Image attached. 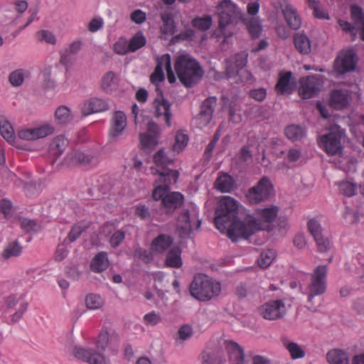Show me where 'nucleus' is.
Listing matches in <instances>:
<instances>
[{
	"label": "nucleus",
	"mask_w": 364,
	"mask_h": 364,
	"mask_svg": "<svg viewBox=\"0 0 364 364\" xmlns=\"http://www.w3.org/2000/svg\"><path fill=\"white\" fill-rule=\"evenodd\" d=\"M178 172L176 170H165L160 173V177L154 182L152 198L161 200V208L166 214L173 213L183 203V196L176 191H170L171 186L176 183Z\"/></svg>",
	"instance_id": "f257e3e1"
},
{
	"label": "nucleus",
	"mask_w": 364,
	"mask_h": 364,
	"mask_svg": "<svg viewBox=\"0 0 364 364\" xmlns=\"http://www.w3.org/2000/svg\"><path fill=\"white\" fill-rule=\"evenodd\" d=\"M278 213L279 207L277 205L258 208L255 211V217L249 215L245 218V222L235 223L232 231L245 239L260 230L270 231L273 228L272 223L277 218Z\"/></svg>",
	"instance_id": "f03ea898"
},
{
	"label": "nucleus",
	"mask_w": 364,
	"mask_h": 364,
	"mask_svg": "<svg viewBox=\"0 0 364 364\" xmlns=\"http://www.w3.org/2000/svg\"><path fill=\"white\" fill-rule=\"evenodd\" d=\"M238 208L237 200L227 196H223L218 202L215 212L214 221L216 228L222 232H226L233 242H236L238 237H241L239 234L232 231L234 224L237 222H245V220H237Z\"/></svg>",
	"instance_id": "7ed1b4c3"
},
{
	"label": "nucleus",
	"mask_w": 364,
	"mask_h": 364,
	"mask_svg": "<svg viewBox=\"0 0 364 364\" xmlns=\"http://www.w3.org/2000/svg\"><path fill=\"white\" fill-rule=\"evenodd\" d=\"M327 265H318L309 274V281L303 294L307 296L306 307L312 312L318 311L322 301L319 296L325 294L327 289Z\"/></svg>",
	"instance_id": "20e7f679"
},
{
	"label": "nucleus",
	"mask_w": 364,
	"mask_h": 364,
	"mask_svg": "<svg viewBox=\"0 0 364 364\" xmlns=\"http://www.w3.org/2000/svg\"><path fill=\"white\" fill-rule=\"evenodd\" d=\"M174 70L186 87L198 83L203 75V70L199 63L188 53L180 54L174 60Z\"/></svg>",
	"instance_id": "39448f33"
},
{
	"label": "nucleus",
	"mask_w": 364,
	"mask_h": 364,
	"mask_svg": "<svg viewBox=\"0 0 364 364\" xmlns=\"http://www.w3.org/2000/svg\"><path fill=\"white\" fill-rule=\"evenodd\" d=\"M220 291V284L203 274L196 275L190 285L191 296L200 301H208Z\"/></svg>",
	"instance_id": "423d86ee"
},
{
	"label": "nucleus",
	"mask_w": 364,
	"mask_h": 364,
	"mask_svg": "<svg viewBox=\"0 0 364 364\" xmlns=\"http://www.w3.org/2000/svg\"><path fill=\"white\" fill-rule=\"evenodd\" d=\"M219 16V29L226 36L225 28L228 26L236 24L242 18V12L231 0H223L217 6Z\"/></svg>",
	"instance_id": "0eeeda50"
},
{
	"label": "nucleus",
	"mask_w": 364,
	"mask_h": 364,
	"mask_svg": "<svg viewBox=\"0 0 364 364\" xmlns=\"http://www.w3.org/2000/svg\"><path fill=\"white\" fill-rule=\"evenodd\" d=\"M345 131L337 124L329 127V133L321 136L319 144L329 155H335L341 151V138Z\"/></svg>",
	"instance_id": "6e6552de"
},
{
	"label": "nucleus",
	"mask_w": 364,
	"mask_h": 364,
	"mask_svg": "<svg viewBox=\"0 0 364 364\" xmlns=\"http://www.w3.org/2000/svg\"><path fill=\"white\" fill-rule=\"evenodd\" d=\"M273 191L274 186L269 178L263 176L255 186L248 190L246 199L250 204H257L267 200L272 194Z\"/></svg>",
	"instance_id": "1a4fd4ad"
},
{
	"label": "nucleus",
	"mask_w": 364,
	"mask_h": 364,
	"mask_svg": "<svg viewBox=\"0 0 364 364\" xmlns=\"http://www.w3.org/2000/svg\"><path fill=\"white\" fill-rule=\"evenodd\" d=\"M156 66L154 73L150 76V80L152 83L158 85L165 79L163 67L165 68L168 81L170 83L176 82V78L171 68V58L168 53L164 54L156 58Z\"/></svg>",
	"instance_id": "9d476101"
},
{
	"label": "nucleus",
	"mask_w": 364,
	"mask_h": 364,
	"mask_svg": "<svg viewBox=\"0 0 364 364\" xmlns=\"http://www.w3.org/2000/svg\"><path fill=\"white\" fill-rule=\"evenodd\" d=\"M73 354L77 359L89 364H111L109 360L106 358L102 353L97 352L92 348L75 346L73 348Z\"/></svg>",
	"instance_id": "9b49d317"
},
{
	"label": "nucleus",
	"mask_w": 364,
	"mask_h": 364,
	"mask_svg": "<svg viewBox=\"0 0 364 364\" xmlns=\"http://www.w3.org/2000/svg\"><path fill=\"white\" fill-rule=\"evenodd\" d=\"M259 313L267 320H277L286 314V307L282 300H273L264 303L259 308Z\"/></svg>",
	"instance_id": "f8f14e48"
},
{
	"label": "nucleus",
	"mask_w": 364,
	"mask_h": 364,
	"mask_svg": "<svg viewBox=\"0 0 364 364\" xmlns=\"http://www.w3.org/2000/svg\"><path fill=\"white\" fill-rule=\"evenodd\" d=\"M178 228L182 230L183 234H187L192 230L200 226L198 211L193 208L191 210L183 211L178 219Z\"/></svg>",
	"instance_id": "ddd939ff"
},
{
	"label": "nucleus",
	"mask_w": 364,
	"mask_h": 364,
	"mask_svg": "<svg viewBox=\"0 0 364 364\" xmlns=\"http://www.w3.org/2000/svg\"><path fill=\"white\" fill-rule=\"evenodd\" d=\"M299 95L304 99H309L317 95L321 90L323 82L319 77L309 76L300 80Z\"/></svg>",
	"instance_id": "4468645a"
},
{
	"label": "nucleus",
	"mask_w": 364,
	"mask_h": 364,
	"mask_svg": "<svg viewBox=\"0 0 364 364\" xmlns=\"http://www.w3.org/2000/svg\"><path fill=\"white\" fill-rule=\"evenodd\" d=\"M356 65V55L353 50L341 51L334 64L335 70L340 74L352 71Z\"/></svg>",
	"instance_id": "2eb2a0df"
},
{
	"label": "nucleus",
	"mask_w": 364,
	"mask_h": 364,
	"mask_svg": "<svg viewBox=\"0 0 364 364\" xmlns=\"http://www.w3.org/2000/svg\"><path fill=\"white\" fill-rule=\"evenodd\" d=\"M97 163L96 157L80 151H72L68 153L64 159V164L68 166L94 165Z\"/></svg>",
	"instance_id": "dca6fc26"
},
{
	"label": "nucleus",
	"mask_w": 364,
	"mask_h": 364,
	"mask_svg": "<svg viewBox=\"0 0 364 364\" xmlns=\"http://www.w3.org/2000/svg\"><path fill=\"white\" fill-rule=\"evenodd\" d=\"M127 127V116L122 111H116L110 120L109 137L112 141H117Z\"/></svg>",
	"instance_id": "f3484780"
},
{
	"label": "nucleus",
	"mask_w": 364,
	"mask_h": 364,
	"mask_svg": "<svg viewBox=\"0 0 364 364\" xmlns=\"http://www.w3.org/2000/svg\"><path fill=\"white\" fill-rule=\"evenodd\" d=\"M278 2L288 25L294 30L299 29L301 25V20L296 9L289 0H278Z\"/></svg>",
	"instance_id": "a211bd4d"
},
{
	"label": "nucleus",
	"mask_w": 364,
	"mask_h": 364,
	"mask_svg": "<svg viewBox=\"0 0 364 364\" xmlns=\"http://www.w3.org/2000/svg\"><path fill=\"white\" fill-rule=\"evenodd\" d=\"M107 102L98 97H92L85 101L80 105V110L84 116L93 113L105 112L108 109Z\"/></svg>",
	"instance_id": "6ab92c4d"
},
{
	"label": "nucleus",
	"mask_w": 364,
	"mask_h": 364,
	"mask_svg": "<svg viewBox=\"0 0 364 364\" xmlns=\"http://www.w3.org/2000/svg\"><path fill=\"white\" fill-rule=\"evenodd\" d=\"M153 105L155 116L158 118L161 117L165 121L166 125L168 127H171V119L172 117L171 104L161 95L154 100Z\"/></svg>",
	"instance_id": "aec40b11"
},
{
	"label": "nucleus",
	"mask_w": 364,
	"mask_h": 364,
	"mask_svg": "<svg viewBox=\"0 0 364 364\" xmlns=\"http://www.w3.org/2000/svg\"><path fill=\"white\" fill-rule=\"evenodd\" d=\"M226 75L229 79L235 77L236 73L244 69L247 63V55L245 53H237L226 62Z\"/></svg>",
	"instance_id": "412c9836"
},
{
	"label": "nucleus",
	"mask_w": 364,
	"mask_h": 364,
	"mask_svg": "<svg viewBox=\"0 0 364 364\" xmlns=\"http://www.w3.org/2000/svg\"><path fill=\"white\" fill-rule=\"evenodd\" d=\"M275 88L279 94H291L296 88V81L292 78L291 73L287 72L284 74H280Z\"/></svg>",
	"instance_id": "4be33fe9"
},
{
	"label": "nucleus",
	"mask_w": 364,
	"mask_h": 364,
	"mask_svg": "<svg viewBox=\"0 0 364 364\" xmlns=\"http://www.w3.org/2000/svg\"><path fill=\"white\" fill-rule=\"evenodd\" d=\"M351 99L348 90H336L331 94L330 105L336 109H341L346 107Z\"/></svg>",
	"instance_id": "5701e85b"
},
{
	"label": "nucleus",
	"mask_w": 364,
	"mask_h": 364,
	"mask_svg": "<svg viewBox=\"0 0 364 364\" xmlns=\"http://www.w3.org/2000/svg\"><path fill=\"white\" fill-rule=\"evenodd\" d=\"M214 187L221 193H230L236 186L234 178L228 173L220 172L214 183Z\"/></svg>",
	"instance_id": "b1692460"
},
{
	"label": "nucleus",
	"mask_w": 364,
	"mask_h": 364,
	"mask_svg": "<svg viewBox=\"0 0 364 364\" xmlns=\"http://www.w3.org/2000/svg\"><path fill=\"white\" fill-rule=\"evenodd\" d=\"M281 342L282 346L288 350L292 359L296 360L305 357L306 351L304 346L291 341L287 337H282Z\"/></svg>",
	"instance_id": "393cba45"
},
{
	"label": "nucleus",
	"mask_w": 364,
	"mask_h": 364,
	"mask_svg": "<svg viewBox=\"0 0 364 364\" xmlns=\"http://www.w3.org/2000/svg\"><path fill=\"white\" fill-rule=\"evenodd\" d=\"M223 344L225 350L229 354L230 360H234L235 363L243 364L245 358V352L243 348L238 343L232 341H225Z\"/></svg>",
	"instance_id": "a878e982"
},
{
	"label": "nucleus",
	"mask_w": 364,
	"mask_h": 364,
	"mask_svg": "<svg viewBox=\"0 0 364 364\" xmlns=\"http://www.w3.org/2000/svg\"><path fill=\"white\" fill-rule=\"evenodd\" d=\"M154 162L156 165L160 167L159 169L157 168H151L153 173H159V178L160 177V173L163 171L170 170L167 168L166 166L168 164H171L173 162V159L167 156L166 153L164 149L159 150L155 154L154 157Z\"/></svg>",
	"instance_id": "bb28decb"
},
{
	"label": "nucleus",
	"mask_w": 364,
	"mask_h": 364,
	"mask_svg": "<svg viewBox=\"0 0 364 364\" xmlns=\"http://www.w3.org/2000/svg\"><path fill=\"white\" fill-rule=\"evenodd\" d=\"M165 264L171 268H180L183 265L180 247H173L168 251L165 258Z\"/></svg>",
	"instance_id": "cd10ccee"
},
{
	"label": "nucleus",
	"mask_w": 364,
	"mask_h": 364,
	"mask_svg": "<svg viewBox=\"0 0 364 364\" xmlns=\"http://www.w3.org/2000/svg\"><path fill=\"white\" fill-rule=\"evenodd\" d=\"M112 344V350L117 353L119 348V340L117 338H109L107 332L100 333L96 343L98 350L105 351L109 345Z\"/></svg>",
	"instance_id": "c85d7f7f"
},
{
	"label": "nucleus",
	"mask_w": 364,
	"mask_h": 364,
	"mask_svg": "<svg viewBox=\"0 0 364 364\" xmlns=\"http://www.w3.org/2000/svg\"><path fill=\"white\" fill-rule=\"evenodd\" d=\"M109 264L107 254L105 252H100L92 258L90 269L94 272L100 273L107 269Z\"/></svg>",
	"instance_id": "c756f323"
},
{
	"label": "nucleus",
	"mask_w": 364,
	"mask_h": 364,
	"mask_svg": "<svg viewBox=\"0 0 364 364\" xmlns=\"http://www.w3.org/2000/svg\"><path fill=\"white\" fill-rule=\"evenodd\" d=\"M68 141L63 135L55 136L50 144V154L55 158H58L67 147Z\"/></svg>",
	"instance_id": "7c9ffc66"
},
{
	"label": "nucleus",
	"mask_w": 364,
	"mask_h": 364,
	"mask_svg": "<svg viewBox=\"0 0 364 364\" xmlns=\"http://www.w3.org/2000/svg\"><path fill=\"white\" fill-rule=\"evenodd\" d=\"M294 43L298 52L303 55L311 53V45L307 36L301 33H297L294 36Z\"/></svg>",
	"instance_id": "2f4dec72"
},
{
	"label": "nucleus",
	"mask_w": 364,
	"mask_h": 364,
	"mask_svg": "<svg viewBox=\"0 0 364 364\" xmlns=\"http://www.w3.org/2000/svg\"><path fill=\"white\" fill-rule=\"evenodd\" d=\"M173 243V239L169 235L161 234L151 242V248L154 252L161 253L166 250Z\"/></svg>",
	"instance_id": "473e14b6"
},
{
	"label": "nucleus",
	"mask_w": 364,
	"mask_h": 364,
	"mask_svg": "<svg viewBox=\"0 0 364 364\" xmlns=\"http://www.w3.org/2000/svg\"><path fill=\"white\" fill-rule=\"evenodd\" d=\"M161 18L163 23L160 27L161 33L165 36V38L173 36L176 32V26L172 14L170 13L161 14Z\"/></svg>",
	"instance_id": "72a5a7b5"
},
{
	"label": "nucleus",
	"mask_w": 364,
	"mask_h": 364,
	"mask_svg": "<svg viewBox=\"0 0 364 364\" xmlns=\"http://www.w3.org/2000/svg\"><path fill=\"white\" fill-rule=\"evenodd\" d=\"M326 360L330 364H349L347 353L340 349H332L326 353Z\"/></svg>",
	"instance_id": "f704fd0d"
},
{
	"label": "nucleus",
	"mask_w": 364,
	"mask_h": 364,
	"mask_svg": "<svg viewBox=\"0 0 364 364\" xmlns=\"http://www.w3.org/2000/svg\"><path fill=\"white\" fill-rule=\"evenodd\" d=\"M0 133L7 141H13L15 135L11 123L4 117H0Z\"/></svg>",
	"instance_id": "c9c22d12"
},
{
	"label": "nucleus",
	"mask_w": 364,
	"mask_h": 364,
	"mask_svg": "<svg viewBox=\"0 0 364 364\" xmlns=\"http://www.w3.org/2000/svg\"><path fill=\"white\" fill-rule=\"evenodd\" d=\"M22 252V246L16 241L9 243L2 252V257L9 259L18 257Z\"/></svg>",
	"instance_id": "e433bc0d"
},
{
	"label": "nucleus",
	"mask_w": 364,
	"mask_h": 364,
	"mask_svg": "<svg viewBox=\"0 0 364 364\" xmlns=\"http://www.w3.org/2000/svg\"><path fill=\"white\" fill-rule=\"evenodd\" d=\"M85 304L90 310H97L102 308L105 300L100 294L91 293L86 296Z\"/></svg>",
	"instance_id": "4c0bfd02"
},
{
	"label": "nucleus",
	"mask_w": 364,
	"mask_h": 364,
	"mask_svg": "<svg viewBox=\"0 0 364 364\" xmlns=\"http://www.w3.org/2000/svg\"><path fill=\"white\" fill-rule=\"evenodd\" d=\"M130 52L133 53L144 47L146 39L141 31L136 32L128 41Z\"/></svg>",
	"instance_id": "58836bf2"
},
{
	"label": "nucleus",
	"mask_w": 364,
	"mask_h": 364,
	"mask_svg": "<svg viewBox=\"0 0 364 364\" xmlns=\"http://www.w3.org/2000/svg\"><path fill=\"white\" fill-rule=\"evenodd\" d=\"M117 85V78L114 73L109 71L102 78V87L107 92L112 91Z\"/></svg>",
	"instance_id": "ea45409f"
},
{
	"label": "nucleus",
	"mask_w": 364,
	"mask_h": 364,
	"mask_svg": "<svg viewBox=\"0 0 364 364\" xmlns=\"http://www.w3.org/2000/svg\"><path fill=\"white\" fill-rule=\"evenodd\" d=\"M36 40L40 43H46L52 46H55L57 43V38L53 32L42 29L37 31L35 34Z\"/></svg>",
	"instance_id": "a19ab883"
},
{
	"label": "nucleus",
	"mask_w": 364,
	"mask_h": 364,
	"mask_svg": "<svg viewBox=\"0 0 364 364\" xmlns=\"http://www.w3.org/2000/svg\"><path fill=\"white\" fill-rule=\"evenodd\" d=\"M306 134L305 129L298 125H290L285 129L287 137L291 141H298L301 139Z\"/></svg>",
	"instance_id": "79ce46f5"
},
{
	"label": "nucleus",
	"mask_w": 364,
	"mask_h": 364,
	"mask_svg": "<svg viewBox=\"0 0 364 364\" xmlns=\"http://www.w3.org/2000/svg\"><path fill=\"white\" fill-rule=\"evenodd\" d=\"M276 257V252L273 250H267L263 251L257 259L260 267L265 269L268 267Z\"/></svg>",
	"instance_id": "37998d69"
},
{
	"label": "nucleus",
	"mask_w": 364,
	"mask_h": 364,
	"mask_svg": "<svg viewBox=\"0 0 364 364\" xmlns=\"http://www.w3.org/2000/svg\"><path fill=\"white\" fill-rule=\"evenodd\" d=\"M56 120L60 124H67L72 120L70 109L66 106H60L55 112Z\"/></svg>",
	"instance_id": "c03bdc74"
},
{
	"label": "nucleus",
	"mask_w": 364,
	"mask_h": 364,
	"mask_svg": "<svg viewBox=\"0 0 364 364\" xmlns=\"http://www.w3.org/2000/svg\"><path fill=\"white\" fill-rule=\"evenodd\" d=\"M188 141V135L181 132H178L175 137V142L172 146L173 151L180 153L187 145Z\"/></svg>",
	"instance_id": "a18cd8bd"
},
{
	"label": "nucleus",
	"mask_w": 364,
	"mask_h": 364,
	"mask_svg": "<svg viewBox=\"0 0 364 364\" xmlns=\"http://www.w3.org/2000/svg\"><path fill=\"white\" fill-rule=\"evenodd\" d=\"M159 136L151 134L143 133L140 134L141 145L144 149H151L158 144Z\"/></svg>",
	"instance_id": "49530a36"
},
{
	"label": "nucleus",
	"mask_w": 364,
	"mask_h": 364,
	"mask_svg": "<svg viewBox=\"0 0 364 364\" xmlns=\"http://www.w3.org/2000/svg\"><path fill=\"white\" fill-rule=\"evenodd\" d=\"M247 28L252 38H258L262 31V25L257 18H251L247 23Z\"/></svg>",
	"instance_id": "de8ad7c7"
},
{
	"label": "nucleus",
	"mask_w": 364,
	"mask_h": 364,
	"mask_svg": "<svg viewBox=\"0 0 364 364\" xmlns=\"http://www.w3.org/2000/svg\"><path fill=\"white\" fill-rule=\"evenodd\" d=\"M212 23V17L210 16H205L194 18L192 21V25L193 27L201 31H207L210 28Z\"/></svg>",
	"instance_id": "09e8293b"
},
{
	"label": "nucleus",
	"mask_w": 364,
	"mask_h": 364,
	"mask_svg": "<svg viewBox=\"0 0 364 364\" xmlns=\"http://www.w3.org/2000/svg\"><path fill=\"white\" fill-rule=\"evenodd\" d=\"M25 70L23 69H17L9 74V80L12 86L19 87L23 84Z\"/></svg>",
	"instance_id": "8fccbe9b"
},
{
	"label": "nucleus",
	"mask_w": 364,
	"mask_h": 364,
	"mask_svg": "<svg viewBox=\"0 0 364 364\" xmlns=\"http://www.w3.org/2000/svg\"><path fill=\"white\" fill-rule=\"evenodd\" d=\"M309 231L314 239L323 235V228L321 223L316 218H311L307 223Z\"/></svg>",
	"instance_id": "3c124183"
},
{
	"label": "nucleus",
	"mask_w": 364,
	"mask_h": 364,
	"mask_svg": "<svg viewBox=\"0 0 364 364\" xmlns=\"http://www.w3.org/2000/svg\"><path fill=\"white\" fill-rule=\"evenodd\" d=\"M202 364H225V359L215 353H204Z\"/></svg>",
	"instance_id": "603ef678"
},
{
	"label": "nucleus",
	"mask_w": 364,
	"mask_h": 364,
	"mask_svg": "<svg viewBox=\"0 0 364 364\" xmlns=\"http://www.w3.org/2000/svg\"><path fill=\"white\" fill-rule=\"evenodd\" d=\"M114 51L118 55H125L130 52L129 43L125 38H119L113 45Z\"/></svg>",
	"instance_id": "864d4df0"
},
{
	"label": "nucleus",
	"mask_w": 364,
	"mask_h": 364,
	"mask_svg": "<svg viewBox=\"0 0 364 364\" xmlns=\"http://www.w3.org/2000/svg\"><path fill=\"white\" fill-rule=\"evenodd\" d=\"M85 230V228L82 226L81 225L76 224L75 225L70 232L68 233L67 237L64 240V243H70L75 241L82 233V232Z\"/></svg>",
	"instance_id": "5fc2aeb1"
},
{
	"label": "nucleus",
	"mask_w": 364,
	"mask_h": 364,
	"mask_svg": "<svg viewBox=\"0 0 364 364\" xmlns=\"http://www.w3.org/2000/svg\"><path fill=\"white\" fill-rule=\"evenodd\" d=\"M217 104V99L215 97H208L204 100L201 105L200 112L210 115L213 117L214 108Z\"/></svg>",
	"instance_id": "6e6d98bb"
},
{
	"label": "nucleus",
	"mask_w": 364,
	"mask_h": 364,
	"mask_svg": "<svg viewBox=\"0 0 364 364\" xmlns=\"http://www.w3.org/2000/svg\"><path fill=\"white\" fill-rule=\"evenodd\" d=\"M127 232L124 228L115 231L109 239L110 245L114 248L119 247L124 241Z\"/></svg>",
	"instance_id": "4d7b16f0"
},
{
	"label": "nucleus",
	"mask_w": 364,
	"mask_h": 364,
	"mask_svg": "<svg viewBox=\"0 0 364 364\" xmlns=\"http://www.w3.org/2000/svg\"><path fill=\"white\" fill-rule=\"evenodd\" d=\"M144 322L146 325L156 326L161 321L159 313L152 311L144 316Z\"/></svg>",
	"instance_id": "13d9d810"
},
{
	"label": "nucleus",
	"mask_w": 364,
	"mask_h": 364,
	"mask_svg": "<svg viewBox=\"0 0 364 364\" xmlns=\"http://www.w3.org/2000/svg\"><path fill=\"white\" fill-rule=\"evenodd\" d=\"M232 78H235V80L234 81L235 83L249 82L253 81L252 75L245 69H242L238 73H236V75Z\"/></svg>",
	"instance_id": "bf43d9fd"
},
{
	"label": "nucleus",
	"mask_w": 364,
	"mask_h": 364,
	"mask_svg": "<svg viewBox=\"0 0 364 364\" xmlns=\"http://www.w3.org/2000/svg\"><path fill=\"white\" fill-rule=\"evenodd\" d=\"M339 189L343 194L350 197L355 195L356 186L349 181H343L340 183Z\"/></svg>",
	"instance_id": "052dcab7"
},
{
	"label": "nucleus",
	"mask_w": 364,
	"mask_h": 364,
	"mask_svg": "<svg viewBox=\"0 0 364 364\" xmlns=\"http://www.w3.org/2000/svg\"><path fill=\"white\" fill-rule=\"evenodd\" d=\"M36 132V128L22 129L18 132V136L23 140H36L38 139Z\"/></svg>",
	"instance_id": "680f3d73"
},
{
	"label": "nucleus",
	"mask_w": 364,
	"mask_h": 364,
	"mask_svg": "<svg viewBox=\"0 0 364 364\" xmlns=\"http://www.w3.org/2000/svg\"><path fill=\"white\" fill-rule=\"evenodd\" d=\"M104 26V20L100 16L95 17L90 20L87 25V29L91 33H95Z\"/></svg>",
	"instance_id": "e2e57ef3"
},
{
	"label": "nucleus",
	"mask_w": 364,
	"mask_h": 364,
	"mask_svg": "<svg viewBox=\"0 0 364 364\" xmlns=\"http://www.w3.org/2000/svg\"><path fill=\"white\" fill-rule=\"evenodd\" d=\"M36 128L38 139L44 138L52 134L54 132V127L48 124H45Z\"/></svg>",
	"instance_id": "0e129e2a"
},
{
	"label": "nucleus",
	"mask_w": 364,
	"mask_h": 364,
	"mask_svg": "<svg viewBox=\"0 0 364 364\" xmlns=\"http://www.w3.org/2000/svg\"><path fill=\"white\" fill-rule=\"evenodd\" d=\"M352 18L355 20L357 23L361 24L364 21V12L363 9L358 6H353L350 9Z\"/></svg>",
	"instance_id": "69168bd1"
},
{
	"label": "nucleus",
	"mask_w": 364,
	"mask_h": 364,
	"mask_svg": "<svg viewBox=\"0 0 364 364\" xmlns=\"http://www.w3.org/2000/svg\"><path fill=\"white\" fill-rule=\"evenodd\" d=\"M250 97L258 102H262L267 96V91L264 88L260 87L251 90L249 92Z\"/></svg>",
	"instance_id": "338daca9"
},
{
	"label": "nucleus",
	"mask_w": 364,
	"mask_h": 364,
	"mask_svg": "<svg viewBox=\"0 0 364 364\" xmlns=\"http://www.w3.org/2000/svg\"><path fill=\"white\" fill-rule=\"evenodd\" d=\"M130 18L133 22L141 24L146 21V14L141 9H136L131 14Z\"/></svg>",
	"instance_id": "774afa93"
}]
</instances>
